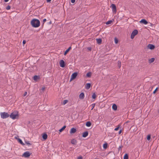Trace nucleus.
<instances>
[{
    "mask_svg": "<svg viewBox=\"0 0 159 159\" xmlns=\"http://www.w3.org/2000/svg\"><path fill=\"white\" fill-rule=\"evenodd\" d=\"M31 24L32 26L34 28L39 27L40 25L39 20L36 19H33L31 21Z\"/></svg>",
    "mask_w": 159,
    "mask_h": 159,
    "instance_id": "1",
    "label": "nucleus"
},
{
    "mask_svg": "<svg viewBox=\"0 0 159 159\" xmlns=\"http://www.w3.org/2000/svg\"><path fill=\"white\" fill-rule=\"evenodd\" d=\"M19 115L18 112L17 111H14L11 113L9 116L12 119H15L17 118V117H18Z\"/></svg>",
    "mask_w": 159,
    "mask_h": 159,
    "instance_id": "2",
    "label": "nucleus"
},
{
    "mask_svg": "<svg viewBox=\"0 0 159 159\" xmlns=\"http://www.w3.org/2000/svg\"><path fill=\"white\" fill-rule=\"evenodd\" d=\"M1 118L2 119H6L10 115L6 112H1Z\"/></svg>",
    "mask_w": 159,
    "mask_h": 159,
    "instance_id": "3",
    "label": "nucleus"
},
{
    "mask_svg": "<svg viewBox=\"0 0 159 159\" xmlns=\"http://www.w3.org/2000/svg\"><path fill=\"white\" fill-rule=\"evenodd\" d=\"M138 33V31L137 30H134L131 34L130 36L131 38V39H133L134 38V36L136 35Z\"/></svg>",
    "mask_w": 159,
    "mask_h": 159,
    "instance_id": "4",
    "label": "nucleus"
},
{
    "mask_svg": "<svg viewBox=\"0 0 159 159\" xmlns=\"http://www.w3.org/2000/svg\"><path fill=\"white\" fill-rule=\"evenodd\" d=\"M78 75V73L75 72L72 74L70 80V81L75 79Z\"/></svg>",
    "mask_w": 159,
    "mask_h": 159,
    "instance_id": "5",
    "label": "nucleus"
},
{
    "mask_svg": "<svg viewBox=\"0 0 159 159\" xmlns=\"http://www.w3.org/2000/svg\"><path fill=\"white\" fill-rule=\"evenodd\" d=\"M31 154V153L29 152L26 151L23 154L22 156L25 158H28L30 156Z\"/></svg>",
    "mask_w": 159,
    "mask_h": 159,
    "instance_id": "6",
    "label": "nucleus"
},
{
    "mask_svg": "<svg viewBox=\"0 0 159 159\" xmlns=\"http://www.w3.org/2000/svg\"><path fill=\"white\" fill-rule=\"evenodd\" d=\"M110 7L112 9V11L113 13H116V5L114 4H111Z\"/></svg>",
    "mask_w": 159,
    "mask_h": 159,
    "instance_id": "7",
    "label": "nucleus"
},
{
    "mask_svg": "<svg viewBox=\"0 0 159 159\" xmlns=\"http://www.w3.org/2000/svg\"><path fill=\"white\" fill-rule=\"evenodd\" d=\"M146 48L147 49H150L151 50H152L155 48V46L153 44H150L148 45Z\"/></svg>",
    "mask_w": 159,
    "mask_h": 159,
    "instance_id": "8",
    "label": "nucleus"
},
{
    "mask_svg": "<svg viewBox=\"0 0 159 159\" xmlns=\"http://www.w3.org/2000/svg\"><path fill=\"white\" fill-rule=\"evenodd\" d=\"M60 66L61 67H64L66 65L65 62L63 60H61L60 62Z\"/></svg>",
    "mask_w": 159,
    "mask_h": 159,
    "instance_id": "9",
    "label": "nucleus"
},
{
    "mask_svg": "<svg viewBox=\"0 0 159 159\" xmlns=\"http://www.w3.org/2000/svg\"><path fill=\"white\" fill-rule=\"evenodd\" d=\"M139 22L141 23H143L144 25H146L148 23V22L145 19H142Z\"/></svg>",
    "mask_w": 159,
    "mask_h": 159,
    "instance_id": "10",
    "label": "nucleus"
},
{
    "mask_svg": "<svg viewBox=\"0 0 159 159\" xmlns=\"http://www.w3.org/2000/svg\"><path fill=\"white\" fill-rule=\"evenodd\" d=\"M33 79L35 81H36L40 79V77L39 75H35L33 77Z\"/></svg>",
    "mask_w": 159,
    "mask_h": 159,
    "instance_id": "11",
    "label": "nucleus"
},
{
    "mask_svg": "<svg viewBox=\"0 0 159 159\" xmlns=\"http://www.w3.org/2000/svg\"><path fill=\"white\" fill-rule=\"evenodd\" d=\"M76 129L74 128H73L71 129L70 131V134H74L76 132Z\"/></svg>",
    "mask_w": 159,
    "mask_h": 159,
    "instance_id": "12",
    "label": "nucleus"
},
{
    "mask_svg": "<svg viewBox=\"0 0 159 159\" xmlns=\"http://www.w3.org/2000/svg\"><path fill=\"white\" fill-rule=\"evenodd\" d=\"M97 43L98 44H101L102 43V39L101 38L96 39Z\"/></svg>",
    "mask_w": 159,
    "mask_h": 159,
    "instance_id": "13",
    "label": "nucleus"
},
{
    "mask_svg": "<svg viewBox=\"0 0 159 159\" xmlns=\"http://www.w3.org/2000/svg\"><path fill=\"white\" fill-rule=\"evenodd\" d=\"M71 49V47H70L67 49H66L64 52V55H66L70 50Z\"/></svg>",
    "mask_w": 159,
    "mask_h": 159,
    "instance_id": "14",
    "label": "nucleus"
},
{
    "mask_svg": "<svg viewBox=\"0 0 159 159\" xmlns=\"http://www.w3.org/2000/svg\"><path fill=\"white\" fill-rule=\"evenodd\" d=\"M88 135V131H86L84 132L83 133L82 137L84 138L86 137Z\"/></svg>",
    "mask_w": 159,
    "mask_h": 159,
    "instance_id": "15",
    "label": "nucleus"
},
{
    "mask_svg": "<svg viewBox=\"0 0 159 159\" xmlns=\"http://www.w3.org/2000/svg\"><path fill=\"white\" fill-rule=\"evenodd\" d=\"M112 108L113 110L115 111L117 109V106L116 104H114L112 106Z\"/></svg>",
    "mask_w": 159,
    "mask_h": 159,
    "instance_id": "16",
    "label": "nucleus"
},
{
    "mask_svg": "<svg viewBox=\"0 0 159 159\" xmlns=\"http://www.w3.org/2000/svg\"><path fill=\"white\" fill-rule=\"evenodd\" d=\"M84 97V93H81L79 95V98L81 99H83Z\"/></svg>",
    "mask_w": 159,
    "mask_h": 159,
    "instance_id": "17",
    "label": "nucleus"
},
{
    "mask_svg": "<svg viewBox=\"0 0 159 159\" xmlns=\"http://www.w3.org/2000/svg\"><path fill=\"white\" fill-rule=\"evenodd\" d=\"M47 135L46 133H44L42 135V138L43 139L45 140L47 138Z\"/></svg>",
    "mask_w": 159,
    "mask_h": 159,
    "instance_id": "18",
    "label": "nucleus"
},
{
    "mask_svg": "<svg viewBox=\"0 0 159 159\" xmlns=\"http://www.w3.org/2000/svg\"><path fill=\"white\" fill-rule=\"evenodd\" d=\"M91 84L90 83H87L86 84V89H89L91 87Z\"/></svg>",
    "mask_w": 159,
    "mask_h": 159,
    "instance_id": "19",
    "label": "nucleus"
},
{
    "mask_svg": "<svg viewBox=\"0 0 159 159\" xmlns=\"http://www.w3.org/2000/svg\"><path fill=\"white\" fill-rule=\"evenodd\" d=\"M18 142H19L20 144L24 146L25 145V144L23 143L21 139H20V138H18Z\"/></svg>",
    "mask_w": 159,
    "mask_h": 159,
    "instance_id": "20",
    "label": "nucleus"
},
{
    "mask_svg": "<svg viewBox=\"0 0 159 159\" xmlns=\"http://www.w3.org/2000/svg\"><path fill=\"white\" fill-rule=\"evenodd\" d=\"M71 143L73 144H76L77 143V141L75 139H73L71 141Z\"/></svg>",
    "mask_w": 159,
    "mask_h": 159,
    "instance_id": "21",
    "label": "nucleus"
},
{
    "mask_svg": "<svg viewBox=\"0 0 159 159\" xmlns=\"http://www.w3.org/2000/svg\"><path fill=\"white\" fill-rule=\"evenodd\" d=\"M155 60V58H152L149 60V63H151L154 61Z\"/></svg>",
    "mask_w": 159,
    "mask_h": 159,
    "instance_id": "22",
    "label": "nucleus"
},
{
    "mask_svg": "<svg viewBox=\"0 0 159 159\" xmlns=\"http://www.w3.org/2000/svg\"><path fill=\"white\" fill-rule=\"evenodd\" d=\"M66 125L64 126L62 128H61L59 130V131L60 132H61L62 131H63L66 128Z\"/></svg>",
    "mask_w": 159,
    "mask_h": 159,
    "instance_id": "23",
    "label": "nucleus"
},
{
    "mask_svg": "<svg viewBox=\"0 0 159 159\" xmlns=\"http://www.w3.org/2000/svg\"><path fill=\"white\" fill-rule=\"evenodd\" d=\"M91 125V123L90 121H87L86 124V125L87 127H90Z\"/></svg>",
    "mask_w": 159,
    "mask_h": 159,
    "instance_id": "24",
    "label": "nucleus"
},
{
    "mask_svg": "<svg viewBox=\"0 0 159 159\" xmlns=\"http://www.w3.org/2000/svg\"><path fill=\"white\" fill-rule=\"evenodd\" d=\"M129 156L128 154L126 153L125 154L123 159H128Z\"/></svg>",
    "mask_w": 159,
    "mask_h": 159,
    "instance_id": "25",
    "label": "nucleus"
},
{
    "mask_svg": "<svg viewBox=\"0 0 159 159\" xmlns=\"http://www.w3.org/2000/svg\"><path fill=\"white\" fill-rule=\"evenodd\" d=\"M92 73L91 72H89L86 74V76L90 78L91 76Z\"/></svg>",
    "mask_w": 159,
    "mask_h": 159,
    "instance_id": "26",
    "label": "nucleus"
},
{
    "mask_svg": "<svg viewBox=\"0 0 159 159\" xmlns=\"http://www.w3.org/2000/svg\"><path fill=\"white\" fill-rule=\"evenodd\" d=\"M108 146V144L107 143H105L103 145V148L104 149H106Z\"/></svg>",
    "mask_w": 159,
    "mask_h": 159,
    "instance_id": "27",
    "label": "nucleus"
},
{
    "mask_svg": "<svg viewBox=\"0 0 159 159\" xmlns=\"http://www.w3.org/2000/svg\"><path fill=\"white\" fill-rule=\"evenodd\" d=\"M121 63L120 61H118V68L120 69L121 67Z\"/></svg>",
    "mask_w": 159,
    "mask_h": 159,
    "instance_id": "28",
    "label": "nucleus"
},
{
    "mask_svg": "<svg viewBox=\"0 0 159 159\" xmlns=\"http://www.w3.org/2000/svg\"><path fill=\"white\" fill-rule=\"evenodd\" d=\"M68 101L67 100H63L62 102V104L64 105L68 102Z\"/></svg>",
    "mask_w": 159,
    "mask_h": 159,
    "instance_id": "29",
    "label": "nucleus"
},
{
    "mask_svg": "<svg viewBox=\"0 0 159 159\" xmlns=\"http://www.w3.org/2000/svg\"><path fill=\"white\" fill-rule=\"evenodd\" d=\"M112 22V21L111 20H109L106 23V24L107 25H108L111 24Z\"/></svg>",
    "mask_w": 159,
    "mask_h": 159,
    "instance_id": "30",
    "label": "nucleus"
},
{
    "mask_svg": "<svg viewBox=\"0 0 159 159\" xmlns=\"http://www.w3.org/2000/svg\"><path fill=\"white\" fill-rule=\"evenodd\" d=\"M96 95L95 94V93H94L92 95V98L93 99H95L96 98Z\"/></svg>",
    "mask_w": 159,
    "mask_h": 159,
    "instance_id": "31",
    "label": "nucleus"
},
{
    "mask_svg": "<svg viewBox=\"0 0 159 159\" xmlns=\"http://www.w3.org/2000/svg\"><path fill=\"white\" fill-rule=\"evenodd\" d=\"M123 146L121 144L120 146H119V148H118V151H120V152H121V149L122 148H123Z\"/></svg>",
    "mask_w": 159,
    "mask_h": 159,
    "instance_id": "32",
    "label": "nucleus"
},
{
    "mask_svg": "<svg viewBox=\"0 0 159 159\" xmlns=\"http://www.w3.org/2000/svg\"><path fill=\"white\" fill-rule=\"evenodd\" d=\"M151 139V135L150 134H148L147 135V139L148 141H149Z\"/></svg>",
    "mask_w": 159,
    "mask_h": 159,
    "instance_id": "33",
    "label": "nucleus"
},
{
    "mask_svg": "<svg viewBox=\"0 0 159 159\" xmlns=\"http://www.w3.org/2000/svg\"><path fill=\"white\" fill-rule=\"evenodd\" d=\"M25 143L27 145H28L29 146H30V145H31V144L29 143V142L28 141H25Z\"/></svg>",
    "mask_w": 159,
    "mask_h": 159,
    "instance_id": "34",
    "label": "nucleus"
},
{
    "mask_svg": "<svg viewBox=\"0 0 159 159\" xmlns=\"http://www.w3.org/2000/svg\"><path fill=\"white\" fill-rule=\"evenodd\" d=\"M114 42L116 44H117L118 43V40L116 38H115L114 39Z\"/></svg>",
    "mask_w": 159,
    "mask_h": 159,
    "instance_id": "35",
    "label": "nucleus"
},
{
    "mask_svg": "<svg viewBox=\"0 0 159 159\" xmlns=\"http://www.w3.org/2000/svg\"><path fill=\"white\" fill-rule=\"evenodd\" d=\"M158 88L157 87L153 92V93L155 94L156 93V92L158 91Z\"/></svg>",
    "mask_w": 159,
    "mask_h": 159,
    "instance_id": "36",
    "label": "nucleus"
},
{
    "mask_svg": "<svg viewBox=\"0 0 159 159\" xmlns=\"http://www.w3.org/2000/svg\"><path fill=\"white\" fill-rule=\"evenodd\" d=\"M88 51H91L92 50V48L91 47H88L86 49Z\"/></svg>",
    "mask_w": 159,
    "mask_h": 159,
    "instance_id": "37",
    "label": "nucleus"
},
{
    "mask_svg": "<svg viewBox=\"0 0 159 159\" xmlns=\"http://www.w3.org/2000/svg\"><path fill=\"white\" fill-rule=\"evenodd\" d=\"M119 127H120V125H118V126L116 127V128L115 129H114L115 130H116V131L118 130L119 129Z\"/></svg>",
    "mask_w": 159,
    "mask_h": 159,
    "instance_id": "38",
    "label": "nucleus"
},
{
    "mask_svg": "<svg viewBox=\"0 0 159 159\" xmlns=\"http://www.w3.org/2000/svg\"><path fill=\"white\" fill-rule=\"evenodd\" d=\"M10 8H11V7L9 5H8L6 7V9L7 10H10Z\"/></svg>",
    "mask_w": 159,
    "mask_h": 159,
    "instance_id": "39",
    "label": "nucleus"
},
{
    "mask_svg": "<svg viewBox=\"0 0 159 159\" xmlns=\"http://www.w3.org/2000/svg\"><path fill=\"white\" fill-rule=\"evenodd\" d=\"M95 103H93V104L92 105H91V107H92V108H91V110H92L93 108H94V107H95Z\"/></svg>",
    "mask_w": 159,
    "mask_h": 159,
    "instance_id": "40",
    "label": "nucleus"
},
{
    "mask_svg": "<svg viewBox=\"0 0 159 159\" xmlns=\"http://www.w3.org/2000/svg\"><path fill=\"white\" fill-rule=\"evenodd\" d=\"M47 21V20H46V19H43V23L42 25H43L44 24V23Z\"/></svg>",
    "mask_w": 159,
    "mask_h": 159,
    "instance_id": "41",
    "label": "nucleus"
},
{
    "mask_svg": "<svg viewBox=\"0 0 159 159\" xmlns=\"http://www.w3.org/2000/svg\"><path fill=\"white\" fill-rule=\"evenodd\" d=\"M26 43V41L25 40H23L22 42V43L24 45Z\"/></svg>",
    "mask_w": 159,
    "mask_h": 159,
    "instance_id": "42",
    "label": "nucleus"
},
{
    "mask_svg": "<svg viewBox=\"0 0 159 159\" xmlns=\"http://www.w3.org/2000/svg\"><path fill=\"white\" fill-rule=\"evenodd\" d=\"M27 94V92H25L24 93L23 95V96L24 97V96H25Z\"/></svg>",
    "mask_w": 159,
    "mask_h": 159,
    "instance_id": "43",
    "label": "nucleus"
},
{
    "mask_svg": "<svg viewBox=\"0 0 159 159\" xmlns=\"http://www.w3.org/2000/svg\"><path fill=\"white\" fill-rule=\"evenodd\" d=\"M82 158L83 157L81 156H79L77 158V159H82Z\"/></svg>",
    "mask_w": 159,
    "mask_h": 159,
    "instance_id": "44",
    "label": "nucleus"
},
{
    "mask_svg": "<svg viewBox=\"0 0 159 159\" xmlns=\"http://www.w3.org/2000/svg\"><path fill=\"white\" fill-rule=\"evenodd\" d=\"M75 1V0H71V2L72 3H74Z\"/></svg>",
    "mask_w": 159,
    "mask_h": 159,
    "instance_id": "45",
    "label": "nucleus"
},
{
    "mask_svg": "<svg viewBox=\"0 0 159 159\" xmlns=\"http://www.w3.org/2000/svg\"><path fill=\"white\" fill-rule=\"evenodd\" d=\"M45 87H42V90L43 91H44V90H45Z\"/></svg>",
    "mask_w": 159,
    "mask_h": 159,
    "instance_id": "46",
    "label": "nucleus"
},
{
    "mask_svg": "<svg viewBox=\"0 0 159 159\" xmlns=\"http://www.w3.org/2000/svg\"><path fill=\"white\" fill-rule=\"evenodd\" d=\"M122 132V131H121V130L120 129L119 131V132H118V134H120Z\"/></svg>",
    "mask_w": 159,
    "mask_h": 159,
    "instance_id": "47",
    "label": "nucleus"
},
{
    "mask_svg": "<svg viewBox=\"0 0 159 159\" xmlns=\"http://www.w3.org/2000/svg\"><path fill=\"white\" fill-rule=\"evenodd\" d=\"M51 1V0H46L47 2H50Z\"/></svg>",
    "mask_w": 159,
    "mask_h": 159,
    "instance_id": "48",
    "label": "nucleus"
},
{
    "mask_svg": "<svg viewBox=\"0 0 159 159\" xmlns=\"http://www.w3.org/2000/svg\"><path fill=\"white\" fill-rule=\"evenodd\" d=\"M52 24V21H50L48 23V25H50Z\"/></svg>",
    "mask_w": 159,
    "mask_h": 159,
    "instance_id": "49",
    "label": "nucleus"
},
{
    "mask_svg": "<svg viewBox=\"0 0 159 159\" xmlns=\"http://www.w3.org/2000/svg\"><path fill=\"white\" fill-rule=\"evenodd\" d=\"M9 0H4V1L5 2H7Z\"/></svg>",
    "mask_w": 159,
    "mask_h": 159,
    "instance_id": "50",
    "label": "nucleus"
},
{
    "mask_svg": "<svg viewBox=\"0 0 159 159\" xmlns=\"http://www.w3.org/2000/svg\"><path fill=\"white\" fill-rule=\"evenodd\" d=\"M18 138H17L16 137H15V139H17L18 140Z\"/></svg>",
    "mask_w": 159,
    "mask_h": 159,
    "instance_id": "51",
    "label": "nucleus"
},
{
    "mask_svg": "<svg viewBox=\"0 0 159 159\" xmlns=\"http://www.w3.org/2000/svg\"><path fill=\"white\" fill-rule=\"evenodd\" d=\"M158 113H159V108L158 109Z\"/></svg>",
    "mask_w": 159,
    "mask_h": 159,
    "instance_id": "52",
    "label": "nucleus"
}]
</instances>
